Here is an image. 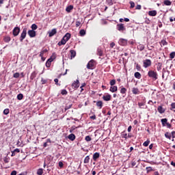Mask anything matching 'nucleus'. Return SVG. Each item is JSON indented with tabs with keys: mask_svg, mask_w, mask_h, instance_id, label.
<instances>
[{
	"mask_svg": "<svg viewBox=\"0 0 175 175\" xmlns=\"http://www.w3.org/2000/svg\"><path fill=\"white\" fill-rule=\"evenodd\" d=\"M148 76H149L152 79H154V80H157L158 79V73H157V72L154 70L148 71Z\"/></svg>",
	"mask_w": 175,
	"mask_h": 175,
	"instance_id": "obj_1",
	"label": "nucleus"
},
{
	"mask_svg": "<svg viewBox=\"0 0 175 175\" xmlns=\"http://www.w3.org/2000/svg\"><path fill=\"white\" fill-rule=\"evenodd\" d=\"M63 38L66 42H68V40L70 39V33H66V35L63 37Z\"/></svg>",
	"mask_w": 175,
	"mask_h": 175,
	"instance_id": "obj_16",
	"label": "nucleus"
},
{
	"mask_svg": "<svg viewBox=\"0 0 175 175\" xmlns=\"http://www.w3.org/2000/svg\"><path fill=\"white\" fill-rule=\"evenodd\" d=\"M49 38H51L57 33V29H53L51 31L48 32Z\"/></svg>",
	"mask_w": 175,
	"mask_h": 175,
	"instance_id": "obj_8",
	"label": "nucleus"
},
{
	"mask_svg": "<svg viewBox=\"0 0 175 175\" xmlns=\"http://www.w3.org/2000/svg\"><path fill=\"white\" fill-rule=\"evenodd\" d=\"M27 33L30 38H35L36 36V31L35 30H29Z\"/></svg>",
	"mask_w": 175,
	"mask_h": 175,
	"instance_id": "obj_7",
	"label": "nucleus"
},
{
	"mask_svg": "<svg viewBox=\"0 0 175 175\" xmlns=\"http://www.w3.org/2000/svg\"><path fill=\"white\" fill-rule=\"evenodd\" d=\"M148 14H149V16L154 17V16H157V10L149 11Z\"/></svg>",
	"mask_w": 175,
	"mask_h": 175,
	"instance_id": "obj_15",
	"label": "nucleus"
},
{
	"mask_svg": "<svg viewBox=\"0 0 175 175\" xmlns=\"http://www.w3.org/2000/svg\"><path fill=\"white\" fill-rule=\"evenodd\" d=\"M9 161H10V158L5 157L3 158V161L5 163H9Z\"/></svg>",
	"mask_w": 175,
	"mask_h": 175,
	"instance_id": "obj_37",
	"label": "nucleus"
},
{
	"mask_svg": "<svg viewBox=\"0 0 175 175\" xmlns=\"http://www.w3.org/2000/svg\"><path fill=\"white\" fill-rule=\"evenodd\" d=\"M162 69V63L159 62L157 64V70H161Z\"/></svg>",
	"mask_w": 175,
	"mask_h": 175,
	"instance_id": "obj_42",
	"label": "nucleus"
},
{
	"mask_svg": "<svg viewBox=\"0 0 175 175\" xmlns=\"http://www.w3.org/2000/svg\"><path fill=\"white\" fill-rule=\"evenodd\" d=\"M117 29L118 31H120V32H124L125 31V27L124 26V24H118L117 25Z\"/></svg>",
	"mask_w": 175,
	"mask_h": 175,
	"instance_id": "obj_4",
	"label": "nucleus"
},
{
	"mask_svg": "<svg viewBox=\"0 0 175 175\" xmlns=\"http://www.w3.org/2000/svg\"><path fill=\"white\" fill-rule=\"evenodd\" d=\"M130 5H131V9H133V8H135V2L130 1Z\"/></svg>",
	"mask_w": 175,
	"mask_h": 175,
	"instance_id": "obj_52",
	"label": "nucleus"
},
{
	"mask_svg": "<svg viewBox=\"0 0 175 175\" xmlns=\"http://www.w3.org/2000/svg\"><path fill=\"white\" fill-rule=\"evenodd\" d=\"M148 66H151V60L146 59L144 61V68H148Z\"/></svg>",
	"mask_w": 175,
	"mask_h": 175,
	"instance_id": "obj_6",
	"label": "nucleus"
},
{
	"mask_svg": "<svg viewBox=\"0 0 175 175\" xmlns=\"http://www.w3.org/2000/svg\"><path fill=\"white\" fill-rule=\"evenodd\" d=\"M14 152H20V149L16 148L15 150H14Z\"/></svg>",
	"mask_w": 175,
	"mask_h": 175,
	"instance_id": "obj_64",
	"label": "nucleus"
},
{
	"mask_svg": "<svg viewBox=\"0 0 175 175\" xmlns=\"http://www.w3.org/2000/svg\"><path fill=\"white\" fill-rule=\"evenodd\" d=\"M36 77V72H33L32 73H31V77H30V79H31V80H33V79H35Z\"/></svg>",
	"mask_w": 175,
	"mask_h": 175,
	"instance_id": "obj_34",
	"label": "nucleus"
},
{
	"mask_svg": "<svg viewBox=\"0 0 175 175\" xmlns=\"http://www.w3.org/2000/svg\"><path fill=\"white\" fill-rule=\"evenodd\" d=\"M79 79H77V81H74L72 84V88H77L78 87H79Z\"/></svg>",
	"mask_w": 175,
	"mask_h": 175,
	"instance_id": "obj_10",
	"label": "nucleus"
},
{
	"mask_svg": "<svg viewBox=\"0 0 175 175\" xmlns=\"http://www.w3.org/2000/svg\"><path fill=\"white\" fill-rule=\"evenodd\" d=\"M45 53H47V49L42 50L40 53V57H43Z\"/></svg>",
	"mask_w": 175,
	"mask_h": 175,
	"instance_id": "obj_38",
	"label": "nucleus"
},
{
	"mask_svg": "<svg viewBox=\"0 0 175 175\" xmlns=\"http://www.w3.org/2000/svg\"><path fill=\"white\" fill-rule=\"evenodd\" d=\"M103 99L104 100H105L106 102H107V101H109V100H110L111 99V95H110V94H107V95H105V96H103Z\"/></svg>",
	"mask_w": 175,
	"mask_h": 175,
	"instance_id": "obj_11",
	"label": "nucleus"
},
{
	"mask_svg": "<svg viewBox=\"0 0 175 175\" xmlns=\"http://www.w3.org/2000/svg\"><path fill=\"white\" fill-rule=\"evenodd\" d=\"M164 5H165V6H170L172 5V1H169V0H165L163 1Z\"/></svg>",
	"mask_w": 175,
	"mask_h": 175,
	"instance_id": "obj_23",
	"label": "nucleus"
},
{
	"mask_svg": "<svg viewBox=\"0 0 175 175\" xmlns=\"http://www.w3.org/2000/svg\"><path fill=\"white\" fill-rule=\"evenodd\" d=\"M90 118H91V120H96V116L93 115V116H90Z\"/></svg>",
	"mask_w": 175,
	"mask_h": 175,
	"instance_id": "obj_61",
	"label": "nucleus"
},
{
	"mask_svg": "<svg viewBox=\"0 0 175 175\" xmlns=\"http://www.w3.org/2000/svg\"><path fill=\"white\" fill-rule=\"evenodd\" d=\"M134 76L135 79H142V74H140V72H135Z\"/></svg>",
	"mask_w": 175,
	"mask_h": 175,
	"instance_id": "obj_18",
	"label": "nucleus"
},
{
	"mask_svg": "<svg viewBox=\"0 0 175 175\" xmlns=\"http://www.w3.org/2000/svg\"><path fill=\"white\" fill-rule=\"evenodd\" d=\"M146 170H147L148 173L150 172H152V167H146Z\"/></svg>",
	"mask_w": 175,
	"mask_h": 175,
	"instance_id": "obj_53",
	"label": "nucleus"
},
{
	"mask_svg": "<svg viewBox=\"0 0 175 175\" xmlns=\"http://www.w3.org/2000/svg\"><path fill=\"white\" fill-rule=\"evenodd\" d=\"M135 9H137V10H140V9H142V5H137L136 6Z\"/></svg>",
	"mask_w": 175,
	"mask_h": 175,
	"instance_id": "obj_58",
	"label": "nucleus"
},
{
	"mask_svg": "<svg viewBox=\"0 0 175 175\" xmlns=\"http://www.w3.org/2000/svg\"><path fill=\"white\" fill-rule=\"evenodd\" d=\"M23 98H24V96L23 95V94H19L17 96V99L18 100H21L23 99Z\"/></svg>",
	"mask_w": 175,
	"mask_h": 175,
	"instance_id": "obj_40",
	"label": "nucleus"
},
{
	"mask_svg": "<svg viewBox=\"0 0 175 175\" xmlns=\"http://www.w3.org/2000/svg\"><path fill=\"white\" fill-rule=\"evenodd\" d=\"M96 106L97 107H99V109H102L103 106V102L99 100L96 103Z\"/></svg>",
	"mask_w": 175,
	"mask_h": 175,
	"instance_id": "obj_20",
	"label": "nucleus"
},
{
	"mask_svg": "<svg viewBox=\"0 0 175 175\" xmlns=\"http://www.w3.org/2000/svg\"><path fill=\"white\" fill-rule=\"evenodd\" d=\"M167 122V119L164 118V119H161V124L163 125V126H165V125H166Z\"/></svg>",
	"mask_w": 175,
	"mask_h": 175,
	"instance_id": "obj_27",
	"label": "nucleus"
},
{
	"mask_svg": "<svg viewBox=\"0 0 175 175\" xmlns=\"http://www.w3.org/2000/svg\"><path fill=\"white\" fill-rule=\"evenodd\" d=\"M122 137L123 139H128V134L123 133L122 134Z\"/></svg>",
	"mask_w": 175,
	"mask_h": 175,
	"instance_id": "obj_47",
	"label": "nucleus"
},
{
	"mask_svg": "<svg viewBox=\"0 0 175 175\" xmlns=\"http://www.w3.org/2000/svg\"><path fill=\"white\" fill-rule=\"evenodd\" d=\"M95 60L92 59L90 60L88 64H87V68L88 69H92V68H94V66H95Z\"/></svg>",
	"mask_w": 175,
	"mask_h": 175,
	"instance_id": "obj_3",
	"label": "nucleus"
},
{
	"mask_svg": "<svg viewBox=\"0 0 175 175\" xmlns=\"http://www.w3.org/2000/svg\"><path fill=\"white\" fill-rule=\"evenodd\" d=\"M99 157H100V154H99V152H95L93 154V160L96 161V159H98V158H99Z\"/></svg>",
	"mask_w": 175,
	"mask_h": 175,
	"instance_id": "obj_17",
	"label": "nucleus"
},
{
	"mask_svg": "<svg viewBox=\"0 0 175 175\" xmlns=\"http://www.w3.org/2000/svg\"><path fill=\"white\" fill-rule=\"evenodd\" d=\"M79 35L80 36H84V35H85V30L81 29L79 31Z\"/></svg>",
	"mask_w": 175,
	"mask_h": 175,
	"instance_id": "obj_31",
	"label": "nucleus"
},
{
	"mask_svg": "<svg viewBox=\"0 0 175 175\" xmlns=\"http://www.w3.org/2000/svg\"><path fill=\"white\" fill-rule=\"evenodd\" d=\"M165 137L167 138V139H169L170 140L172 139V134H170V133L167 132L165 133Z\"/></svg>",
	"mask_w": 175,
	"mask_h": 175,
	"instance_id": "obj_26",
	"label": "nucleus"
},
{
	"mask_svg": "<svg viewBox=\"0 0 175 175\" xmlns=\"http://www.w3.org/2000/svg\"><path fill=\"white\" fill-rule=\"evenodd\" d=\"M126 92V89L125 88H122L121 90H120V93L121 94H125Z\"/></svg>",
	"mask_w": 175,
	"mask_h": 175,
	"instance_id": "obj_48",
	"label": "nucleus"
},
{
	"mask_svg": "<svg viewBox=\"0 0 175 175\" xmlns=\"http://www.w3.org/2000/svg\"><path fill=\"white\" fill-rule=\"evenodd\" d=\"M61 94L62 95H67L68 91H66V90H62Z\"/></svg>",
	"mask_w": 175,
	"mask_h": 175,
	"instance_id": "obj_49",
	"label": "nucleus"
},
{
	"mask_svg": "<svg viewBox=\"0 0 175 175\" xmlns=\"http://www.w3.org/2000/svg\"><path fill=\"white\" fill-rule=\"evenodd\" d=\"M68 137L69 140H71V142H73L76 139V135H75V134H73V133H71L68 135Z\"/></svg>",
	"mask_w": 175,
	"mask_h": 175,
	"instance_id": "obj_13",
	"label": "nucleus"
},
{
	"mask_svg": "<svg viewBox=\"0 0 175 175\" xmlns=\"http://www.w3.org/2000/svg\"><path fill=\"white\" fill-rule=\"evenodd\" d=\"M51 66V63L50 62L47 61L46 63V66L47 68H50Z\"/></svg>",
	"mask_w": 175,
	"mask_h": 175,
	"instance_id": "obj_55",
	"label": "nucleus"
},
{
	"mask_svg": "<svg viewBox=\"0 0 175 175\" xmlns=\"http://www.w3.org/2000/svg\"><path fill=\"white\" fill-rule=\"evenodd\" d=\"M127 40L124 38H120L119 40V44L121 46H126Z\"/></svg>",
	"mask_w": 175,
	"mask_h": 175,
	"instance_id": "obj_9",
	"label": "nucleus"
},
{
	"mask_svg": "<svg viewBox=\"0 0 175 175\" xmlns=\"http://www.w3.org/2000/svg\"><path fill=\"white\" fill-rule=\"evenodd\" d=\"M84 163H90V156H87L83 161Z\"/></svg>",
	"mask_w": 175,
	"mask_h": 175,
	"instance_id": "obj_30",
	"label": "nucleus"
},
{
	"mask_svg": "<svg viewBox=\"0 0 175 175\" xmlns=\"http://www.w3.org/2000/svg\"><path fill=\"white\" fill-rule=\"evenodd\" d=\"M97 55H99V57H102V55H103V51H102L100 48L97 49Z\"/></svg>",
	"mask_w": 175,
	"mask_h": 175,
	"instance_id": "obj_19",
	"label": "nucleus"
},
{
	"mask_svg": "<svg viewBox=\"0 0 175 175\" xmlns=\"http://www.w3.org/2000/svg\"><path fill=\"white\" fill-rule=\"evenodd\" d=\"M51 143V140L50 139H48L46 142L44 143V147H47L49 146V144H50Z\"/></svg>",
	"mask_w": 175,
	"mask_h": 175,
	"instance_id": "obj_28",
	"label": "nucleus"
},
{
	"mask_svg": "<svg viewBox=\"0 0 175 175\" xmlns=\"http://www.w3.org/2000/svg\"><path fill=\"white\" fill-rule=\"evenodd\" d=\"M86 142H91V140H92V139L91 138V137L90 135H87L85 138Z\"/></svg>",
	"mask_w": 175,
	"mask_h": 175,
	"instance_id": "obj_44",
	"label": "nucleus"
},
{
	"mask_svg": "<svg viewBox=\"0 0 175 175\" xmlns=\"http://www.w3.org/2000/svg\"><path fill=\"white\" fill-rule=\"evenodd\" d=\"M107 5H109V6H111L113 5V0H106Z\"/></svg>",
	"mask_w": 175,
	"mask_h": 175,
	"instance_id": "obj_39",
	"label": "nucleus"
},
{
	"mask_svg": "<svg viewBox=\"0 0 175 175\" xmlns=\"http://www.w3.org/2000/svg\"><path fill=\"white\" fill-rule=\"evenodd\" d=\"M161 44L163 46H166V45H167V42H166V40H161Z\"/></svg>",
	"mask_w": 175,
	"mask_h": 175,
	"instance_id": "obj_50",
	"label": "nucleus"
},
{
	"mask_svg": "<svg viewBox=\"0 0 175 175\" xmlns=\"http://www.w3.org/2000/svg\"><path fill=\"white\" fill-rule=\"evenodd\" d=\"M174 57H175V52H172L170 54V58H171V59H173V58H174Z\"/></svg>",
	"mask_w": 175,
	"mask_h": 175,
	"instance_id": "obj_46",
	"label": "nucleus"
},
{
	"mask_svg": "<svg viewBox=\"0 0 175 175\" xmlns=\"http://www.w3.org/2000/svg\"><path fill=\"white\" fill-rule=\"evenodd\" d=\"M12 33L14 36H18V33H20V27H16L12 31Z\"/></svg>",
	"mask_w": 175,
	"mask_h": 175,
	"instance_id": "obj_5",
	"label": "nucleus"
},
{
	"mask_svg": "<svg viewBox=\"0 0 175 175\" xmlns=\"http://www.w3.org/2000/svg\"><path fill=\"white\" fill-rule=\"evenodd\" d=\"M148 144H150V140L147 139L145 142H144L143 146L144 147H148Z\"/></svg>",
	"mask_w": 175,
	"mask_h": 175,
	"instance_id": "obj_36",
	"label": "nucleus"
},
{
	"mask_svg": "<svg viewBox=\"0 0 175 175\" xmlns=\"http://www.w3.org/2000/svg\"><path fill=\"white\" fill-rule=\"evenodd\" d=\"M9 113H10V110L9 109H4L3 114H5V116H8V114H9Z\"/></svg>",
	"mask_w": 175,
	"mask_h": 175,
	"instance_id": "obj_41",
	"label": "nucleus"
},
{
	"mask_svg": "<svg viewBox=\"0 0 175 175\" xmlns=\"http://www.w3.org/2000/svg\"><path fill=\"white\" fill-rule=\"evenodd\" d=\"M41 83L42 84H46V83H47V80L42 78L41 79Z\"/></svg>",
	"mask_w": 175,
	"mask_h": 175,
	"instance_id": "obj_54",
	"label": "nucleus"
},
{
	"mask_svg": "<svg viewBox=\"0 0 175 175\" xmlns=\"http://www.w3.org/2000/svg\"><path fill=\"white\" fill-rule=\"evenodd\" d=\"M117 90H118L117 86H111L110 88L111 92H116Z\"/></svg>",
	"mask_w": 175,
	"mask_h": 175,
	"instance_id": "obj_25",
	"label": "nucleus"
},
{
	"mask_svg": "<svg viewBox=\"0 0 175 175\" xmlns=\"http://www.w3.org/2000/svg\"><path fill=\"white\" fill-rule=\"evenodd\" d=\"M55 59V56H51L47 61L51 64Z\"/></svg>",
	"mask_w": 175,
	"mask_h": 175,
	"instance_id": "obj_43",
	"label": "nucleus"
},
{
	"mask_svg": "<svg viewBox=\"0 0 175 175\" xmlns=\"http://www.w3.org/2000/svg\"><path fill=\"white\" fill-rule=\"evenodd\" d=\"M17 174V171L16 170H14L11 172V174L10 175H16Z\"/></svg>",
	"mask_w": 175,
	"mask_h": 175,
	"instance_id": "obj_59",
	"label": "nucleus"
},
{
	"mask_svg": "<svg viewBox=\"0 0 175 175\" xmlns=\"http://www.w3.org/2000/svg\"><path fill=\"white\" fill-rule=\"evenodd\" d=\"M27 29L26 27H25L23 29V31L21 34V37H20V42H23L26 36H27Z\"/></svg>",
	"mask_w": 175,
	"mask_h": 175,
	"instance_id": "obj_2",
	"label": "nucleus"
},
{
	"mask_svg": "<svg viewBox=\"0 0 175 175\" xmlns=\"http://www.w3.org/2000/svg\"><path fill=\"white\" fill-rule=\"evenodd\" d=\"M157 110L160 114H163V113H165V109H163L162 106H159Z\"/></svg>",
	"mask_w": 175,
	"mask_h": 175,
	"instance_id": "obj_14",
	"label": "nucleus"
},
{
	"mask_svg": "<svg viewBox=\"0 0 175 175\" xmlns=\"http://www.w3.org/2000/svg\"><path fill=\"white\" fill-rule=\"evenodd\" d=\"M137 49L139 50V51H143V50H144V46L143 44H139L137 46Z\"/></svg>",
	"mask_w": 175,
	"mask_h": 175,
	"instance_id": "obj_29",
	"label": "nucleus"
},
{
	"mask_svg": "<svg viewBox=\"0 0 175 175\" xmlns=\"http://www.w3.org/2000/svg\"><path fill=\"white\" fill-rule=\"evenodd\" d=\"M32 31L38 29V25L36 24H33L31 27Z\"/></svg>",
	"mask_w": 175,
	"mask_h": 175,
	"instance_id": "obj_33",
	"label": "nucleus"
},
{
	"mask_svg": "<svg viewBox=\"0 0 175 175\" xmlns=\"http://www.w3.org/2000/svg\"><path fill=\"white\" fill-rule=\"evenodd\" d=\"M73 10V5H69L66 8V12L70 13V11Z\"/></svg>",
	"mask_w": 175,
	"mask_h": 175,
	"instance_id": "obj_21",
	"label": "nucleus"
},
{
	"mask_svg": "<svg viewBox=\"0 0 175 175\" xmlns=\"http://www.w3.org/2000/svg\"><path fill=\"white\" fill-rule=\"evenodd\" d=\"M171 137H172V139H174V137H175V136H174V135H175V131H172V133H171Z\"/></svg>",
	"mask_w": 175,
	"mask_h": 175,
	"instance_id": "obj_60",
	"label": "nucleus"
},
{
	"mask_svg": "<svg viewBox=\"0 0 175 175\" xmlns=\"http://www.w3.org/2000/svg\"><path fill=\"white\" fill-rule=\"evenodd\" d=\"M59 167H64V163H62V161H59Z\"/></svg>",
	"mask_w": 175,
	"mask_h": 175,
	"instance_id": "obj_57",
	"label": "nucleus"
},
{
	"mask_svg": "<svg viewBox=\"0 0 175 175\" xmlns=\"http://www.w3.org/2000/svg\"><path fill=\"white\" fill-rule=\"evenodd\" d=\"M171 107H172V109H175V103H172L171 104Z\"/></svg>",
	"mask_w": 175,
	"mask_h": 175,
	"instance_id": "obj_63",
	"label": "nucleus"
},
{
	"mask_svg": "<svg viewBox=\"0 0 175 175\" xmlns=\"http://www.w3.org/2000/svg\"><path fill=\"white\" fill-rule=\"evenodd\" d=\"M11 40L12 39L9 36H6L4 38V42H5V43H9L10 40Z\"/></svg>",
	"mask_w": 175,
	"mask_h": 175,
	"instance_id": "obj_32",
	"label": "nucleus"
},
{
	"mask_svg": "<svg viewBox=\"0 0 175 175\" xmlns=\"http://www.w3.org/2000/svg\"><path fill=\"white\" fill-rule=\"evenodd\" d=\"M116 85V80H115V79L111 80V81H110V85L113 86V85Z\"/></svg>",
	"mask_w": 175,
	"mask_h": 175,
	"instance_id": "obj_51",
	"label": "nucleus"
},
{
	"mask_svg": "<svg viewBox=\"0 0 175 175\" xmlns=\"http://www.w3.org/2000/svg\"><path fill=\"white\" fill-rule=\"evenodd\" d=\"M138 106H139V107H142V106H144V103H139Z\"/></svg>",
	"mask_w": 175,
	"mask_h": 175,
	"instance_id": "obj_62",
	"label": "nucleus"
},
{
	"mask_svg": "<svg viewBox=\"0 0 175 175\" xmlns=\"http://www.w3.org/2000/svg\"><path fill=\"white\" fill-rule=\"evenodd\" d=\"M13 77H14L15 79H18V77H20V73L18 72H16L14 74Z\"/></svg>",
	"mask_w": 175,
	"mask_h": 175,
	"instance_id": "obj_45",
	"label": "nucleus"
},
{
	"mask_svg": "<svg viewBox=\"0 0 175 175\" xmlns=\"http://www.w3.org/2000/svg\"><path fill=\"white\" fill-rule=\"evenodd\" d=\"M66 42L64 38L62 39L60 42H58V46H62V44H66Z\"/></svg>",
	"mask_w": 175,
	"mask_h": 175,
	"instance_id": "obj_24",
	"label": "nucleus"
},
{
	"mask_svg": "<svg viewBox=\"0 0 175 175\" xmlns=\"http://www.w3.org/2000/svg\"><path fill=\"white\" fill-rule=\"evenodd\" d=\"M132 92L134 94V95H139L140 94V91L137 88H133Z\"/></svg>",
	"mask_w": 175,
	"mask_h": 175,
	"instance_id": "obj_12",
	"label": "nucleus"
},
{
	"mask_svg": "<svg viewBox=\"0 0 175 175\" xmlns=\"http://www.w3.org/2000/svg\"><path fill=\"white\" fill-rule=\"evenodd\" d=\"M37 174L38 175L43 174V169H42V168L38 169V171H37Z\"/></svg>",
	"mask_w": 175,
	"mask_h": 175,
	"instance_id": "obj_35",
	"label": "nucleus"
},
{
	"mask_svg": "<svg viewBox=\"0 0 175 175\" xmlns=\"http://www.w3.org/2000/svg\"><path fill=\"white\" fill-rule=\"evenodd\" d=\"M81 25V23L79 21H76V27H80V25Z\"/></svg>",
	"mask_w": 175,
	"mask_h": 175,
	"instance_id": "obj_56",
	"label": "nucleus"
},
{
	"mask_svg": "<svg viewBox=\"0 0 175 175\" xmlns=\"http://www.w3.org/2000/svg\"><path fill=\"white\" fill-rule=\"evenodd\" d=\"M70 55H71V59H72V58H75L76 57V51L71 50L70 51Z\"/></svg>",
	"mask_w": 175,
	"mask_h": 175,
	"instance_id": "obj_22",
	"label": "nucleus"
}]
</instances>
